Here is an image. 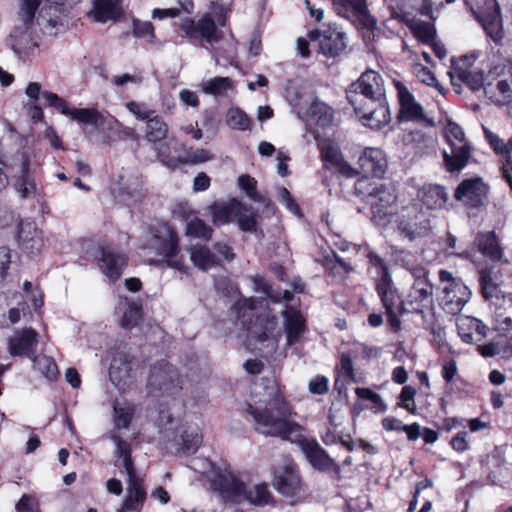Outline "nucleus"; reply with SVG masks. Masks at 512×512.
Here are the masks:
<instances>
[{
	"mask_svg": "<svg viewBox=\"0 0 512 512\" xmlns=\"http://www.w3.org/2000/svg\"><path fill=\"white\" fill-rule=\"evenodd\" d=\"M42 96L45 99V105L49 107L55 108L58 112L63 115L71 116L72 108L69 107L67 101L56 93L44 91L42 92Z\"/></svg>",
	"mask_w": 512,
	"mask_h": 512,
	"instance_id": "nucleus-54",
	"label": "nucleus"
},
{
	"mask_svg": "<svg viewBox=\"0 0 512 512\" xmlns=\"http://www.w3.org/2000/svg\"><path fill=\"white\" fill-rule=\"evenodd\" d=\"M238 185L241 190L245 191L246 195L253 199L259 200L257 192V181L248 174H243L238 178Z\"/></svg>",
	"mask_w": 512,
	"mask_h": 512,
	"instance_id": "nucleus-61",
	"label": "nucleus"
},
{
	"mask_svg": "<svg viewBox=\"0 0 512 512\" xmlns=\"http://www.w3.org/2000/svg\"><path fill=\"white\" fill-rule=\"evenodd\" d=\"M298 444L305 459L310 466L321 473L339 477L340 465L328 454V452L314 438L301 437Z\"/></svg>",
	"mask_w": 512,
	"mask_h": 512,
	"instance_id": "nucleus-10",
	"label": "nucleus"
},
{
	"mask_svg": "<svg viewBox=\"0 0 512 512\" xmlns=\"http://www.w3.org/2000/svg\"><path fill=\"white\" fill-rule=\"evenodd\" d=\"M210 484L225 503L239 504L246 494V484L230 471L215 473Z\"/></svg>",
	"mask_w": 512,
	"mask_h": 512,
	"instance_id": "nucleus-17",
	"label": "nucleus"
},
{
	"mask_svg": "<svg viewBox=\"0 0 512 512\" xmlns=\"http://www.w3.org/2000/svg\"><path fill=\"white\" fill-rule=\"evenodd\" d=\"M309 116L316 125L326 128L329 127L334 118V110L328 104L315 99L309 106Z\"/></svg>",
	"mask_w": 512,
	"mask_h": 512,
	"instance_id": "nucleus-39",
	"label": "nucleus"
},
{
	"mask_svg": "<svg viewBox=\"0 0 512 512\" xmlns=\"http://www.w3.org/2000/svg\"><path fill=\"white\" fill-rule=\"evenodd\" d=\"M190 259L194 266L202 271H207L220 264L217 256L204 245H195L190 248Z\"/></svg>",
	"mask_w": 512,
	"mask_h": 512,
	"instance_id": "nucleus-38",
	"label": "nucleus"
},
{
	"mask_svg": "<svg viewBox=\"0 0 512 512\" xmlns=\"http://www.w3.org/2000/svg\"><path fill=\"white\" fill-rule=\"evenodd\" d=\"M93 258L100 272L112 283L121 279L129 264V256L115 249L111 244L98 245Z\"/></svg>",
	"mask_w": 512,
	"mask_h": 512,
	"instance_id": "nucleus-9",
	"label": "nucleus"
},
{
	"mask_svg": "<svg viewBox=\"0 0 512 512\" xmlns=\"http://www.w3.org/2000/svg\"><path fill=\"white\" fill-rule=\"evenodd\" d=\"M180 30L191 40H201L209 44L219 43L224 33L216 25L210 13H204L197 21L185 18L180 24Z\"/></svg>",
	"mask_w": 512,
	"mask_h": 512,
	"instance_id": "nucleus-12",
	"label": "nucleus"
},
{
	"mask_svg": "<svg viewBox=\"0 0 512 512\" xmlns=\"http://www.w3.org/2000/svg\"><path fill=\"white\" fill-rule=\"evenodd\" d=\"M318 149L324 169L345 178H354L358 175L357 170L344 159L340 147L333 140L325 139L319 142Z\"/></svg>",
	"mask_w": 512,
	"mask_h": 512,
	"instance_id": "nucleus-16",
	"label": "nucleus"
},
{
	"mask_svg": "<svg viewBox=\"0 0 512 512\" xmlns=\"http://www.w3.org/2000/svg\"><path fill=\"white\" fill-rule=\"evenodd\" d=\"M374 289L384 308L390 330L394 333H398L402 328L401 317L408 314L405 305V296H403L394 281Z\"/></svg>",
	"mask_w": 512,
	"mask_h": 512,
	"instance_id": "nucleus-6",
	"label": "nucleus"
},
{
	"mask_svg": "<svg viewBox=\"0 0 512 512\" xmlns=\"http://www.w3.org/2000/svg\"><path fill=\"white\" fill-rule=\"evenodd\" d=\"M485 136L488 140L490 147L496 154L509 156L512 152V140H509L508 143H504L498 135L492 133L491 131L485 130Z\"/></svg>",
	"mask_w": 512,
	"mask_h": 512,
	"instance_id": "nucleus-55",
	"label": "nucleus"
},
{
	"mask_svg": "<svg viewBox=\"0 0 512 512\" xmlns=\"http://www.w3.org/2000/svg\"><path fill=\"white\" fill-rule=\"evenodd\" d=\"M212 220L216 225H223L230 223L236 215H239L240 211H248V208L244 206L238 200H232L227 204H213L210 206Z\"/></svg>",
	"mask_w": 512,
	"mask_h": 512,
	"instance_id": "nucleus-36",
	"label": "nucleus"
},
{
	"mask_svg": "<svg viewBox=\"0 0 512 512\" xmlns=\"http://www.w3.org/2000/svg\"><path fill=\"white\" fill-rule=\"evenodd\" d=\"M164 158V166L171 170H176L186 164H199L204 163L212 159V154L203 148L191 150L187 152L185 157L168 156L162 152Z\"/></svg>",
	"mask_w": 512,
	"mask_h": 512,
	"instance_id": "nucleus-35",
	"label": "nucleus"
},
{
	"mask_svg": "<svg viewBox=\"0 0 512 512\" xmlns=\"http://www.w3.org/2000/svg\"><path fill=\"white\" fill-rule=\"evenodd\" d=\"M489 186L480 176L463 179L454 191V198L469 209L482 207L487 199Z\"/></svg>",
	"mask_w": 512,
	"mask_h": 512,
	"instance_id": "nucleus-14",
	"label": "nucleus"
},
{
	"mask_svg": "<svg viewBox=\"0 0 512 512\" xmlns=\"http://www.w3.org/2000/svg\"><path fill=\"white\" fill-rule=\"evenodd\" d=\"M458 335L464 343L472 344L474 342V333H476L481 341L487 336L488 327L480 319L472 316H464L457 323Z\"/></svg>",
	"mask_w": 512,
	"mask_h": 512,
	"instance_id": "nucleus-32",
	"label": "nucleus"
},
{
	"mask_svg": "<svg viewBox=\"0 0 512 512\" xmlns=\"http://www.w3.org/2000/svg\"><path fill=\"white\" fill-rule=\"evenodd\" d=\"M226 123L231 129L239 131L250 130L252 126L250 117L238 107L230 108L227 111Z\"/></svg>",
	"mask_w": 512,
	"mask_h": 512,
	"instance_id": "nucleus-44",
	"label": "nucleus"
},
{
	"mask_svg": "<svg viewBox=\"0 0 512 512\" xmlns=\"http://www.w3.org/2000/svg\"><path fill=\"white\" fill-rule=\"evenodd\" d=\"M70 118L83 124L97 125L101 113L96 108H72Z\"/></svg>",
	"mask_w": 512,
	"mask_h": 512,
	"instance_id": "nucleus-51",
	"label": "nucleus"
},
{
	"mask_svg": "<svg viewBox=\"0 0 512 512\" xmlns=\"http://www.w3.org/2000/svg\"><path fill=\"white\" fill-rule=\"evenodd\" d=\"M366 258L369 268H372L375 272L373 277L374 288L394 281L386 260L377 252L369 250Z\"/></svg>",
	"mask_w": 512,
	"mask_h": 512,
	"instance_id": "nucleus-37",
	"label": "nucleus"
},
{
	"mask_svg": "<svg viewBox=\"0 0 512 512\" xmlns=\"http://www.w3.org/2000/svg\"><path fill=\"white\" fill-rule=\"evenodd\" d=\"M416 389L410 385H405L399 395L398 406L407 410L411 414L416 413V404L414 398L416 396Z\"/></svg>",
	"mask_w": 512,
	"mask_h": 512,
	"instance_id": "nucleus-56",
	"label": "nucleus"
},
{
	"mask_svg": "<svg viewBox=\"0 0 512 512\" xmlns=\"http://www.w3.org/2000/svg\"><path fill=\"white\" fill-rule=\"evenodd\" d=\"M451 69L452 72L449 73L451 77L456 75V77L472 91H479L484 88L485 94L488 95V87L491 85V82H486L482 71H470L465 69L459 66V63L454 59L451 60Z\"/></svg>",
	"mask_w": 512,
	"mask_h": 512,
	"instance_id": "nucleus-30",
	"label": "nucleus"
},
{
	"mask_svg": "<svg viewBox=\"0 0 512 512\" xmlns=\"http://www.w3.org/2000/svg\"><path fill=\"white\" fill-rule=\"evenodd\" d=\"M397 227L409 240L426 236L431 230L429 216L417 204L402 208L397 219Z\"/></svg>",
	"mask_w": 512,
	"mask_h": 512,
	"instance_id": "nucleus-11",
	"label": "nucleus"
},
{
	"mask_svg": "<svg viewBox=\"0 0 512 512\" xmlns=\"http://www.w3.org/2000/svg\"><path fill=\"white\" fill-rule=\"evenodd\" d=\"M355 393L358 398L363 400H368L373 403L376 407V411L385 412L387 409V405L382 400L381 396L374 392L372 389L367 387H357L355 389Z\"/></svg>",
	"mask_w": 512,
	"mask_h": 512,
	"instance_id": "nucleus-57",
	"label": "nucleus"
},
{
	"mask_svg": "<svg viewBox=\"0 0 512 512\" xmlns=\"http://www.w3.org/2000/svg\"><path fill=\"white\" fill-rule=\"evenodd\" d=\"M216 289L225 297H236L241 294L238 285L229 278H221L216 282Z\"/></svg>",
	"mask_w": 512,
	"mask_h": 512,
	"instance_id": "nucleus-63",
	"label": "nucleus"
},
{
	"mask_svg": "<svg viewBox=\"0 0 512 512\" xmlns=\"http://www.w3.org/2000/svg\"><path fill=\"white\" fill-rule=\"evenodd\" d=\"M271 484L279 495L289 499L293 505L304 502L309 495L308 485L293 460L273 467Z\"/></svg>",
	"mask_w": 512,
	"mask_h": 512,
	"instance_id": "nucleus-3",
	"label": "nucleus"
},
{
	"mask_svg": "<svg viewBox=\"0 0 512 512\" xmlns=\"http://www.w3.org/2000/svg\"><path fill=\"white\" fill-rule=\"evenodd\" d=\"M18 245L24 253L31 257L39 255L44 246L43 236L32 237L29 240H23L18 242Z\"/></svg>",
	"mask_w": 512,
	"mask_h": 512,
	"instance_id": "nucleus-60",
	"label": "nucleus"
},
{
	"mask_svg": "<svg viewBox=\"0 0 512 512\" xmlns=\"http://www.w3.org/2000/svg\"><path fill=\"white\" fill-rule=\"evenodd\" d=\"M421 204L428 210H440L445 208L448 202V193L443 185L424 184L417 193Z\"/></svg>",
	"mask_w": 512,
	"mask_h": 512,
	"instance_id": "nucleus-26",
	"label": "nucleus"
},
{
	"mask_svg": "<svg viewBox=\"0 0 512 512\" xmlns=\"http://www.w3.org/2000/svg\"><path fill=\"white\" fill-rule=\"evenodd\" d=\"M39 370L49 380L56 381L59 375L58 366L55 360L50 356H44L38 362Z\"/></svg>",
	"mask_w": 512,
	"mask_h": 512,
	"instance_id": "nucleus-59",
	"label": "nucleus"
},
{
	"mask_svg": "<svg viewBox=\"0 0 512 512\" xmlns=\"http://www.w3.org/2000/svg\"><path fill=\"white\" fill-rule=\"evenodd\" d=\"M143 318L142 304L135 301H129L127 309L124 311L121 318V326L124 329H132L137 326Z\"/></svg>",
	"mask_w": 512,
	"mask_h": 512,
	"instance_id": "nucleus-47",
	"label": "nucleus"
},
{
	"mask_svg": "<svg viewBox=\"0 0 512 512\" xmlns=\"http://www.w3.org/2000/svg\"><path fill=\"white\" fill-rule=\"evenodd\" d=\"M278 326V318L275 314L266 313L256 317L255 329L256 337L260 342L269 340Z\"/></svg>",
	"mask_w": 512,
	"mask_h": 512,
	"instance_id": "nucleus-40",
	"label": "nucleus"
},
{
	"mask_svg": "<svg viewBox=\"0 0 512 512\" xmlns=\"http://www.w3.org/2000/svg\"><path fill=\"white\" fill-rule=\"evenodd\" d=\"M346 98L364 125L381 129L390 123L384 80L379 72L371 69L363 72L347 88Z\"/></svg>",
	"mask_w": 512,
	"mask_h": 512,
	"instance_id": "nucleus-1",
	"label": "nucleus"
},
{
	"mask_svg": "<svg viewBox=\"0 0 512 512\" xmlns=\"http://www.w3.org/2000/svg\"><path fill=\"white\" fill-rule=\"evenodd\" d=\"M15 508L17 512H41L38 502L29 494H23Z\"/></svg>",
	"mask_w": 512,
	"mask_h": 512,
	"instance_id": "nucleus-64",
	"label": "nucleus"
},
{
	"mask_svg": "<svg viewBox=\"0 0 512 512\" xmlns=\"http://www.w3.org/2000/svg\"><path fill=\"white\" fill-rule=\"evenodd\" d=\"M282 316L286 344L288 346L298 344L308 330L306 319L299 309L290 305L283 310Z\"/></svg>",
	"mask_w": 512,
	"mask_h": 512,
	"instance_id": "nucleus-23",
	"label": "nucleus"
},
{
	"mask_svg": "<svg viewBox=\"0 0 512 512\" xmlns=\"http://www.w3.org/2000/svg\"><path fill=\"white\" fill-rule=\"evenodd\" d=\"M337 14L345 19L354 18L363 28L373 31L377 20L368 10L366 0H331Z\"/></svg>",
	"mask_w": 512,
	"mask_h": 512,
	"instance_id": "nucleus-18",
	"label": "nucleus"
},
{
	"mask_svg": "<svg viewBox=\"0 0 512 512\" xmlns=\"http://www.w3.org/2000/svg\"><path fill=\"white\" fill-rule=\"evenodd\" d=\"M179 384V373L169 361L161 359L151 366L147 381L151 390L172 394L181 388Z\"/></svg>",
	"mask_w": 512,
	"mask_h": 512,
	"instance_id": "nucleus-13",
	"label": "nucleus"
},
{
	"mask_svg": "<svg viewBox=\"0 0 512 512\" xmlns=\"http://www.w3.org/2000/svg\"><path fill=\"white\" fill-rule=\"evenodd\" d=\"M358 175L363 177H384L388 162L384 151L380 148L366 147L357 160Z\"/></svg>",
	"mask_w": 512,
	"mask_h": 512,
	"instance_id": "nucleus-19",
	"label": "nucleus"
},
{
	"mask_svg": "<svg viewBox=\"0 0 512 512\" xmlns=\"http://www.w3.org/2000/svg\"><path fill=\"white\" fill-rule=\"evenodd\" d=\"M324 270V274L331 278H344L355 271L352 264L340 257L335 250H323L318 260Z\"/></svg>",
	"mask_w": 512,
	"mask_h": 512,
	"instance_id": "nucleus-25",
	"label": "nucleus"
},
{
	"mask_svg": "<svg viewBox=\"0 0 512 512\" xmlns=\"http://www.w3.org/2000/svg\"><path fill=\"white\" fill-rule=\"evenodd\" d=\"M202 440L203 437L198 428L184 430L181 435L178 452L184 456L195 454L201 446Z\"/></svg>",
	"mask_w": 512,
	"mask_h": 512,
	"instance_id": "nucleus-41",
	"label": "nucleus"
},
{
	"mask_svg": "<svg viewBox=\"0 0 512 512\" xmlns=\"http://www.w3.org/2000/svg\"><path fill=\"white\" fill-rule=\"evenodd\" d=\"M237 217V223L243 232H254L257 228V218L258 214L254 211H252L249 215L242 213V211L239 212V215H236Z\"/></svg>",
	"mask_w": 512,
	"mask_h": 512,
	"instance_id": "nucleus-62",
	"label": "nucleus"
},
{
	"mask_svg": "<svg viewBox=\"0 0 512 512\" xmlns=\"http://www.w3.org/2000/svg\"><path fill=\"white\" fill-rule=\"evenodd\" d=\"M134 360V357L126 351L117 350L113 353L109 376L117 387L126 385L128 380L132 378Z\"/></svg>",
	"mask_w": 512,
	"mask_h": 512,
	"instance_id": "nucleus-24",
	"label": "nucleus"
},
{
	"mask_svg": "<svg viewBox=\"0 0 512 512\" xmlns=\"http://www.w3.org/2000/svg\"><path fill=\"white\" fill-rule=\"evenodd\" d=\"M450 147L451 154L447 152L443 154L446 170L451 173L459 172L468 164L471 156V147L468 142L461 143L460 145L451 143Z\"/></svg>",
	"mask_w": 512,
	"mask_h": 512,
	"instance_id": "nucleus-34",
	"label": "nucleus"
},
{
	"mask_svg": "<svg viewBox=\"0 0 512 512\" xmlns=\"http://www.w3.org/2000/svg\"><path fill=\"white\" fill-rule=\"evenodd\" d=\"M395 201V196L391 194L384 185L373 188L368 194V203L370 205L373 218L383 220L390 214V207Z\"/></svg>",
	"mask_w": 512,
	"mask_h": 512,
	"instance_id": "nucleus-29",
	"label": "nucleus"
},
{
	"mask_svg": "<svg viewBox=\"0 0 512 512\" xmlns=\"http://www.w3.org/2000/svg\"><path fill=\"white\" fill-rule=\"evenodd\" d=\"M253 283L255 291L262 292L273 303L281 301V291H274L272 285L263 276H255Z\"/></svg>",
	"mask_w": 512,
	"mask_h": 512,
	"instance_id": "nucleus-53",
	"label": "nucleus"
},
{
	"mask_svg": "<svg viewBox=\"0 0 512 512\" xmlns=\"http://www.w3.org/2000/svg\"><path fill=\"white\" fill-rule=\"evenodd\" d=\"M42 232L34 221H20L18 224L17 241L29 240L32 237H41Z\"/></svg>",
	"mask_w": 512,
	"mask_h": 512,
	"instance_id": "nucleus-58",
	"label": "nucleus"
},
{
	"mask_svg": "<svg viewBox=\"0 0 512 512\" xmlns=\"http://www.w3.org/2000/svg\"><path fill=\"white\" fill-rule=\"evenodd\" d=\"M433 291V284H411L405 295V305L408 314L424 317L434 306Z\"/></svg>",
	"mask_w": 512,
	"mask_h": 512,
	"instance_id": "nucleus-21",
	"label": "nucleus"
},
{
	"mask_svg": "<svg viewBox=\"0 0 512 512\" xmlns=\"http://www.w3.org/2000/svg\"><path fill=\"white\" fill-rule=\"evenodd\" d=\"M475 20L496 46H503L505 32L501 8L497 0H465Z\"/></svg>",
	"mask_w": 512,
	"mask_h": 512,
	"instance_id": "nucleus-4",
	"label": "nucleus"
},
{
	"mask_svg": "<svg viewBox=\"0 0 512 512\" xmlns=\"http://www.w3.org/2000/svg\"><path fill=\"white\" fill-rule=\"evenodd\" d=\"M475 245L477 250L491 261H500L503 257V248L495 231L478 232Z\"/></svg>",
	"mask_w": 512,
	"mask_h": 512,
	"instance_id": "nucleus-31",
	"label": "nucleus"
},
{
	"mask_svg": "<svg viewBox=\"0 0 512 512\" xmlns=\"http://www.w3.org/2000/svg\"><path fill=\"white\" fill-rule=\"evenodd\" d=\"M30 159L23 155L21 162V171L14 177L13 187L22 199L34 197L37 191V185L34 173L31 171Z\"/></svg>",
	"mask_w": 512,
	"mask_h": 512,
	"instance_id": "nucleus-27",
	"label": "nucleus"
},
{
	"mask_svg": "<svg viewBox=\"0 0 512 512\" xmlns=\"http://www.w3.org/2000/svg\"><path fill=\"white\" fill-rule=\"evenodd\" d=\"M232 87V80L228 77H214L208 80L203 85V91L206 94H211L214 96L221 95L224 91L230 89Z\"/></svg>",
	"mask_w": 512,
	"mask_h": 512,
	"instance_id": "nucleus-52",
	"label": "nucleus"
},
{
	"mask_svg": "<svg viewBox=\"0 0 512 512\" xmlns=\"http://www.w3.org/2000/svg\"><path fill=\"white\" fill-rule=\"evenodd\" d=\"M439 281L444 284L441 302L443 309L450 314L459 313L471 298L469 287L459 277L451 272L441 269L438 273Z\"/></svg>",
	"mask_w": 512,
	"mask_h": 512,
	"instance_id": "nucleus-7",
	"label": "nucleus"
},
{
	"mask_svg": "<svg viewBox=\"0 0 512 512\" xmlns=\"http://www.w3.org/2000/svg\"><path fill=\"white\" fill-rule=\"evenodd\" d=\"M272 494L268 489L266 483H260L254 486L253 489L246 488V494L243 501H248L255 506H265L272 500Z\"/></svg>",
	"mask_w": 512,
	"mask_h": 512,
	"instance_id": "nucleus-46",
	"label": "nucleus"
},
{
	"mask_svg": "<svg viewBox=\"0 0 512 512\" xmlns=\"http://www.w3.org/2000/svg\"><path fill=\"white\" fill-rule=\"evenodd\" d=\"M186 234L192 238L209 241L213 235V229L204 220L195 217L186 226Z\"/></svg>",
	"mask_w": 512,
	"mask_h": 512,
	"instance_id": "nucleus-48",
	"label": "nucleus"
},
{
	"mask_svg": "<svg viewBox=\"0 0 512 512\" xmlns=\"http://www.w3.org/2000/svg\"><path fill=\"white\" fill-rule=\"evenodd\" d=\"M112 439L116 444L115 455L118 458L122 459V462H123L122 464L126 470L127 475L136 473L134 460L132 458L131 444L128 441L122 439L118 435L112 436Z\"/></svg>",
	"mask_w": 512,
	"mask_h": 512,
	"instance_id": "nucleus-42",
	"label": "nucleus"
},
{
	"mask_svg": "<svg viewBox=\"0 0 512 512\" xmlns=\"http://www.w3.org/2000/svg\"><path fill=\"white\" fill-rule=\"evenodd\" d=\"M153 238L159 241L156 248L157 253L164 257L158 261L159 264H166L168 267L180 272H186L183 256L180 255L179 237L177 232L168 224L160 223L151 228Z\"/></svg>",
	"mask_w": 512,
	"mask_h": 512,
	"instance_id": "nucleus-5",
	"label": "nucleus"
},
{
	"mask_svg": "<svg viewBox=\"0 0 512 512\" xmlns=\"http://www.w3.org/2000/svg\"><path fill=\"white\" fill-rule=\"evenodd\" d=\"M397 93L399 111L397 120L399 122L421 121L425 118L423 107L419 104L407 86L399 81L393 80Z\"/></svg>",
	"mask_w": 512,
	"mask_h": 512,
	"instance_id": "nucleus-20",
	"label": "nucleus"
},
{
	"mask_svg": "<svg viewBox=\"0 0 512 512\" xmlns=\"http://www.w3.org/2000/svg\"><path fill=\"white\" fill-rule=\"evenodd\" d=\"M481 295L484 299L493 298L498 291V284L494 280L493 267H484L478 271Z\"/></svg>",
	"mask_w": 512,
	"mask_h": 512,
	"instance_id": "nucleus-43",
	"label": "nucleus"
},
{
	"mask_svg": "<svg viewBox=\"0 0 512 512\" xmlns=\"http://www.w3.org/2000/svg\"><path fill=\"white\" fill-rule=\"evenodd\" d=\"M411 29L416 39L425 45L434 42L436 39L437 31L431 22L420 21L412 26Z\"/></svg>",
	"mask_w": 512,
	"mask_h": 512,
	"instance_id": "nucleus-49",
	"label": "nucleus"
},
{
	"mask_svg": "<svg viewBox=\"0 0 512 512\" xmlns=\"http://www.w3.org/2000/svg\"><path fill=\"white\" fill-rule=\"evenodd\" d=\"M40 3L41 0H22L21 2L19 17L22 24L16 26L10 34L12 49L17 54L23 53L21 49L31 40V29Z\"/></svg>",
	"mask_w": 512,
	"mask_h": 512,
	"instance_id": "nucleus-15",
	"label": "nucleus"
},
{
	"mask_svg": "<svg viewBox=\"0 0 512 512\" xmlns=\"http://www.w3.org/2000/svg\"><path fill=\"white\" fill-rule=\"evenodd\" d=\"M132 113L146 122L145 138L151 143L157 159L164 165L165 157L162 156V152L172 156L170 145L166 141L169 133L168 124L162 116L153 115L154 111H132Z\"/></svg>",
	"mask_w": 512,
	"mask_h": 512,
	"instance_id": "nucleus-8",
	"label": "nucleus"
},
{
	"mask_svg": "<svg viewBox=\"0 0 512 512\" xmlns=\"http://www.w3.org/2000/svg\"><path fill=\"white\" fill-rule=\"evenodd\" d=\"M114 425L117 429H128L135 414L133 405L128 404L123 407L114 406Z\"/></svg>",
	"mask_w": 512,
	"mask_h": 512,
	"instance_id": "nucleus-50",
	"label": "nucleus"
},
{
	"mask_svg": "<svg viewBox=\"0 0 512 512\" xmlns=\"http://www.w3.org/2000/svg\"><path fill=\"white\" fill-rule=\"evenodd\" d=\"M346 34L336 28L328 27L324 30L319 53L327 58H335L340 56L346 49Z\"/></svg>",
	"mask_w": 512,
	"mask_h": 512,
	"instance_id": "nucleus-28",
	"label": "nucleus"
},
{
	"mask_svg": "<svg viewBox=\"0 0 512 512\" xmlns=\"http://www.w3.org/2000/svg\"><path fill=\"white\" fill-rule=\"evenodd\" d=\"M245 413L252 417L255 430L264 436L290 440V436L302 429L294 420L296 413L285 392L279 386L269 396L263 408L246 403Z\"/></svg>",
	"mask_w": 512,
	"mask_h": 512,
	"instance_id": "nucleus-2",
	"label": "nucleus"
},
{
	"mask_svg": "<svg viewBox=\"0 0 512 512\" xmlns=\"http://www.w3.org/2000/svg\"><path fill=\"white\" fill-rule=\"evenodd\" d=\"M91 14L98 23L116 21L123 14L121 0H93Z\"/></svg>",
	"mask_w": 512,
	"mask_h": 512,
	"instance_id": "nucleus-33",
	"label": "nucleus"
},
{
	"mask_svg": "<svg viewBox=\"0 0 512 512\" xmlns=\"http://www.w3.org/2000/svg\"><path fill=\"white\" fill-rule=\"evenodd\" d=\"M38 333L31 327L17 330L15 335L8 339V351L12 357H27L36 359Z\"/></svg>",
	"mask_w": 512,
	"mask_h": 512,
	"instance_id": "nucleus-22",
	"label": "nucleus"
},
{
	"mask_svg": "<svg viewBox=\"0 0 512 512\" xmlns=\"http://www.w3.org/2000/svg\"><path fill=\"white\" fill-rule=\"evenodd\" d=\"M147 493L145 489H127V495L123 500L119 512H139L142 510L146 501Z\"/></svg>",
	"mask_w": 512,
	"mask_h": 512,
	"instance_id": "nucleus-45",
	"label": "nucleus"
}]
</instances>
